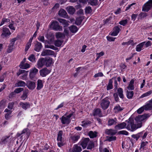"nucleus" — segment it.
I'll return each instance as SVG.
<instances>
[{
  "mask_svg": "<svg viewBox=\"0 0 152 152\" xmlns=\"http://www.w3.org/2000/svg\"><path fill=\"white\" fill-rule=\"evenodd\" d=\"M129 121H130L129 119ZM142 126L141 123L135 124L133 121H129L127 122L126 128L128 130L131 132H133L136 130L137 129L140 128Z\"/></svg>",
  "mask_w": 152,
  "mask_h": 152,
  "instance_id": "obj_1",
  "label": "nucleus"
},
{
  "mask_svg": "<svg viewBox=\"0 0 152 152\" xmlns=\"http://www.w3.org/2000/svg\"><path fill=\"white\" fill-rule=\"evenodd\" d=\"M110 100V98L108 97L102 99L100 102L101 107L104 110L107 109L109 105Z\"/></svg>",
  "mask_w": 152,
  "mask_h": 152,
  "instance_id": "obj_2",
  "label": "nucleus"
},
{
  "mask_svg": "<svg viewBox=\"0 0 152 152\" xmlns=\"http://www.w3.org/2000/svg\"><path fill=\"white\" fill-rule=\"evenodd\" d=\"M50 27L56 31H61L62 30V27L59 25L58 23L56 21H53L50 25Z\"/></svg>",
  "mask_w": 152,
  "mask_h": 152,
  "instance_id": "obj_3",
  "label": "nucleus"
},
{
  "mask_svg": "<svg viewBox=\"0 0 152 152\" xmlns=\"http://www.w3.org/2000/svg\"><path fill=\"white\" fill-rule=\"evenodd\" d=\"M152 7V0H149L144 5L142 8L143 11L148 12Z\"/></svg>",
  "mask_w": 152,
  "mask_h": 152,
  "instance_id": "obj_4",
  "label": "nucleus"
},
{
  "mask_svg": "<svg viewBox=\"0 0 152 152\" xmlns=\"http://www.w3.org/2000/svg\"><path fill=\"white\" fill-rule=\"evenodd\" d=\"M147 115H139L135 118V120L137 124L141 123V125H142V122L147 119Z\"/></svg>",
  "mask_w": 152,
  "mask_h": 152,
  "instance_id": "obj_5",
  "label": "nucleus"
},
{
  "mask_svg": "<svg viewBox=\"0 0 152 152\" xmlns=\"http://www.w3.org/2000/svg\"><path fill=\"white\" fill-rule=\"evenodd\" d=\"M122 28V26L120 25L115 26L113 29V31L112 32L111 35L113 36H115L117 35L121 31Z\"/></svg>",
  "mask_w": 152,
  "mask_h": 152,
  "instance_id": "obj_6",
  "label": "nucleus"
},
{
  "mask_svg": "<svg viewBox=\"0 0 152 152\" xmlns=\"http://www.w3.org/2000/svg\"><path fill=\"white\" fill-rule=\"evenodd\" d=\"M1 36H4V37H7L9 36L11 34L8 28L4 27L2 28Z\"/></svg>",
  "mask_w": 152,
  "mask_h": 152,
  "instance_id": "obj_7",
  "label": "nucleus"
},
{
  "mask_svg": "<svg viewBox=\"0 0 152 152\" xmlns=\"http://www.w3.org/2000/svg\"><path fill=\"white\" fill-rule=\"evenodd\" d=\"M50 72V71L47 68H45L39 71L40 75L42 77L46 76Z\"/></svg>",
  "mask_w": 152,
  "mask_h": 152,
  "instance_id": "obj_8",
  "label": "nucleus"
},
{
  "mask_svg": "<svg viewBox=\"0 0 152 152\" xmlns=\"http://www.w3.org/2000/svg\"><path fill=\"white\" fill-rule=\"evenodd\" d=\"M26 86L28 89L30 90H33L36 87L35 83L31 81H28L27 82Z\"/></svg>",
  "mask_w": 152,
  "mask_h": 152,
  "instance_id": "obj_9",
  "label": "nucleus"
},
{
  "mask_svg": "<svg viewBox=\"0 0 152 152\" xmlns=\"http://www.w3.org/2000/svg\"><path fill=\"white\" fill-rule=\"evenodd\" d=\"M90 139L89 138H85L83 139L81 142L80 145H81L83 149L85 148L87 145Z\"/></svg>",
  "mask_w": 152,
  "mask_h": 152,
  "instance_id": "obj_10",
  "label": "nucleus"
},
{
  "mask_svg": "<svg viewBox=\"0 0 152 152\" xmlns=\"http://www.w3.org/2000/svg\"><path fill=\"white\" fill-rule=\"evenodd\" d=\"M45 64V59L44 58H40L37 63V67L39 69L42 68Z\"/></svg>",
  "mask_w": 152,
  "mask_h": 152,
  "instance_id": "obj_11",
  "label": "nucleus"
},
{
  "mask_svg": "<svg viewBox=\"0 0 152 152\" xmlns=\"http://www.w3.org/2000/svg\"><path fill=\"white\" fill-rule=\"evenodd\" d=\"M54 54V52L53 51L50 50H46L42 52L41 55L43 56H45L53 55Z\"/></svg>",
  "mask_w": 152,
  "mask_h": 152,
  "instance_id": "obj_12",
  "label": "nucleus"
},
{
  "mask_svg": "<svg viewBox=\"0 0 152 152\" xmlns=\"http://www.w3.org/2000/svg\"><path fill=\"white\" fill-rule=\"evenodd\" d=\"M38 72V70L35 68H34L31 70L29 74V77L31 79L33 78L35 76Z\"/></svg>",
  "mask_w": 152,
  "mask_h": 152,
  "instance_id": "obj_13",
  "label": "nucleus"
},
{
  "mask_svg": "<svg viewBox=\"0 0 152 152\" xmlns=\"http://www.w3.org/2000/svg\"><path fill=\"white\" fill-rule=\"evenodd\" d=\"M127 124L125 122H122L118 124L115 126V128L116 129H121L126 128Z\"/></svg>",
  "mask_w": 152,
  "mask_h": 152,
  "instance_id": "obj_14",
  "label": "nucleus"
},
{
  "mask_svg": "<svg viewBox=\"0 0 152 152\" xmlns=\"http://www.w3.org/2000/svg\"><path fill=\"white\" fill-rule=\"evenodd\" d=\"M93 115L94 116H98L99 117L102 116V114L100 108L95 109L93 113Z\"/></svg>",
  "mask_w": 152,
  "mask_h": 152,
  "instance_id": "obj_15",
  "label": "nucleus"
},
{
  "mask_svg": "<svg viewBox=\"0 0 152 152\" xmlns=\"http://www.w3.org/2000/svg\"><path fill=\"white\" fill-rule=\"evenodd\" d=\"M60 119L63 124H69L70 121V119H69L67 117L64 116H63Z\"/></svg>",
  "mask_w": 152,
  "mask_h": 152,
  "instance_id": "obj_16",
  "label": "nucleus"
},
{
  "mask_svg": "<svg viewBox=\"0 0 152 152\" xmlns=\"http://www.w3.org/2000/svg\"><path fill=\"white\" fill-rule=\"evenodd\" d=\"M19 104L21 106V107L25 110L27 109V108H29L30 106V104L28 102L24 103L23 102H20Z\"/></svg>",
  "mask_w": 152,
  "mask_h": 152,
  "instance_id": "obj_17",
  "label": "nucleus"
},
{
  "mask_svg": "<svg viewBox=\"0 0 152 152\" xmlns=\"http://www.w3.org/2000/svg\"><path fill=\"white\" fill-rule=\"evenodd\" d=\"M45 64L47 67L50 66L52 64V59L50 58H45Z\"/></svg>",
  "mask_w": 152,
  "mask_h": 152,
  "instance_id": "obj_18",
  "label": "nucleus"
},
{
  "mask_svg": "<svg viewBox=\"0 0 152 152\" xmlns=\"http://www.w3.org/2000/svg\"><path fill=\"white\" fill-rule=\"evenodd\" d=\"M58 14L60 16L63 18H66L67 15L66 11L63 9H61L59 11Z\"/></svg>",
  "mask_w": 152,
  "mask_h": 152,
  "instance_id": "obj_19",
  "label": "nucleus"
},
{
  "mask_svg": "<svg viewBox=\"0 0 152 152\" xmlns=\"http://www.w3.org/2000/svg\"><path fill=\"white\" fill-rule=\"evenodd\" d=\"M113 79H116V77H113L112 79L109 80L108 84L107 87V90H110L113 88V85L112 84L113 82L112 80Z\"/></svg>",
  "mask_w": 152,
  "mask_h": 152,
  "instance_id": "obj_20",
  "label": "nucleus"
},
{
  "mask_svg": "<svg viewBox=\"0 0 152 152\" xmlns=\"http://www.w3.org/2000/svg\"><path fill=\"white\" fill-rule=\"evenodd\" d=\"M42 47V45L41 43L40 42H37V43L35 45L34 50L37 52H39Z\"/></svg>",
  "mask_w": 152,
  "mask_h": 152,
  "instance_id": "obj_21",
  "label": "nucleus"
},
{
  "mask_svg": "<svg viewBox=\"0 0 152 152\" xmlns=\"http://www.w3.org/2000/svg\"><path fill=\"white\" fill-rule=\"evenodd\" d=\"M144 107L146 110H152V99L149 101V103L144 106Z\"/></svg>",
  "mask_w": 152,
  "mask_h": 152,
  "instance_id": "obj_22",
  "label": "nucleus"
},
{
  "mask_svg": "<svg viewBox=\"0 0 152 152\" xmlns=\"http://www.w3.org/2000/svg\"><path fill=\"white\" fill-rule=\"evenodd\" d=\"M105 133L107 134L113 135L116 133V132L115 130L112 129H107L105 130Z\"/></svg>",
  "mask_w": 152,
  "mask_h": 152,
  "instance_id": "obj_23",
  "label": "nucleus"
},
{
  "mask_svg": "<svg viewBox=\"0 0 152 152\" xmlns=\"http://www.w3.org/2000/svg\"><path fill=\"white\" fill-rule=\"evenodd\" d=\"M66 10L69 13L73 14L75 11V9L72 6H69L66 7Z\"/></svg>",
  "mask_w": 152,
  "mask_h": 152,
  "instance_id": "obj_24",
  "label": "nucleus"
},
{
  "mask_svg": "<svg viewBox=\"0 0 152 152\" xmlns=\"http://www.w3.org/2000/svg\"><path fill=\"white\" fill-rule=\"evenodd\" d=\"M82 151L81 147L77 145H74L72 151L73 152H80Z\"/></svg>",
  "mask_w": 152,
  "mask_h": 152,
  "instance_id": "obj_25",
  "label": "nucleus"
},
{
  "mask_svg": "<svg viewBox=\"0 0 152 152\" xmlns=\"http://www.w3.org/2000/svg\"><path fill=\"white\" fill-rule=\"evenodd\" d=\"M43 86L42 81L41 80L39 79L37 81V89L38 90H39L43 87Z\"/></svg>",
  "mask_w": 152,
  "mask_h": 152,
  "instance_id": "obj_26",
  "label": "nucleus"
},
{
  "mask_svg": "<svg viewBox=\"0 0 152 152\" xmlns=\"http://www.w3.org/2000/svg\"><path fill=\"white\" fill-rule=\"evenodd\" d=\"M58 20L60 23L64 25V26H67L69 25V22L65 19L61 18H58Z\"/></svg>",
  "mask_w": 152,
  "mask_h": 152,
  "instance_id": "obj_27",
  "label": "nucleus"
},
{
  "mask_svg": "<svg viewBox=\"0 0 152 152\" xmlns=\"http://www.w3.org/2000/svg\"><path fill=\"white\" fill-rule=\"evenodd\" d=\"M15 85L16 87H24L26 85V84L23 81L20 80L18 83H16Z\"/></svg>",
  "mask_w": 152,
  "mask_h": 152,
  "instance_id": "obj_28",
  "label": "nucleus"
},
{
  "mask_svg": "<svg viewBox=\"0 0 152 152\" xmlns=\"http://www.w3.org/2000/svg\"><path fill=\"white\" fill-rule=\"evenodd\" d=\"M145 42H142L139 45H137L136 48V50L137 51H140L141 50L142 48L144 45H145Z\"/></svg>",
  "mask_w": 152,
  "mask_h": 152,
  "instance_id": "obj_29",
  "label": "nucleus"
},
{
  "mask_svg": "<svg viewBox=\"0 0 152 152\" xmlns=\"http://www.w3.org/2000/svg\"><path fill=\"white\" fill-rule=\"evenodd\" d=\"M83 19V16H80L77 18L75 22V24L77 25H80Z\"/></svg>",
  "mask_w": 152,
  "mask_h": 152,
  "instance_id": "obj_30",
  "label": "nucleus"
},
{
  "mask_svg": "<svg viewBox=\"0 0 152 152\" xmlns=\"http://www.w3.org/2000/svg\"><path fill=\"white\" fill-rule=\"evenodd\" d=\"M88 3L91 5L94 6L98 5V0H87Z\"/></svg>",
  "mask_w": 152,
  "mask_h": 152,
  "instance_id": "obj_31",
  "label": "nucleus"
},
{
  "mask_svg": "<svg viewBox=\"0 0 152 152\" xmlns=\"http://www.w3.org/2000/svg\"><path fill=\"white\" fill-rule=\"evenodd\" d=\"M118 94L119 97L122 99L124 98V96L123 94V89L121 88H119L118 89Z\"/></svg>",
  "mask_w": 152,
  "mask_h": 152,
  "instance_id": "obj_32",
  "label": "nucleus"
},
{
  "mask_svg": "<svg viewBox=\"0 0 152 152\" xmlns=\"http://www.w3.org/2000/svg\"><path fill=\"white\" fill-rule=\"evenodd\" d=\"M80 138V136L79 135H74L70 137V138L73 142H75L77 141Z\"/></svg>",
  "mask_w": 152,
  "mask_h": 152,
  "instance_id": "obj_33",
  "label": "nucleus"
},
{
  "mask_svg": "<svg viewBox=\"0 0 152 152\" xmlns=\"http://www.w3.org/2000/svg\"><path fill=\"white\" fill-rule=\"evenodd\" d=\"M97 132H96L90 131L88 133L89 136L91 138H93L97 137Z\"/></svg>",
  "mask_w": 152,
  "mask_h": 152,
  "instance_id": "obj_34",
  "label": "nucleus"
},
{
  "mask_svg": "<svg viewBox=\"0 0 152 152\" xmlns=\"http://www.w3.org/2000/svg\"><path fill=\"white\" fill-rule=\"evenodd\" d=\"M134 84V80H132L129 84V86L127 87V88L129 90H133L134 89V87L133 85Z\"/></svg>",
  "mask_w": 152,
  "mask_h": 152,
  "instance_id": "obj_35",
  "label": "nucleus"
},
{
  "mask_svg": "<svg viewBox=\"0 0 152 152\" xmlns=\"http://www.w3.org/2000/svg\"><path fill=\"white\" fill-rule=\"evenodd\" d=\"M63 134V132L62 131H59L58 135L57 140L58 141L61 142H62V135Z\"/></svg>",
  "mask_w": 152,
  "mask_h": 152,
  "instance_id": "obj_36",
  "label": "nucleus"
},
{
  "mask_svg": "<svg viewBox=\"0 0 152 152\" xmlns=\"http://www.w3.org/2000/svg\"><path fill=\"white\" fill-rule=\"evenodd\" d=\"M69 29L70 31L73 33L76 32L78 30L77 27L75 26H72L70 27Z\"/></svg>",
  "mask_w": 152,
  "mask_h": 152,
  "instance_id": "obj_37",
  "label": "nucleus"
},
{
  "mask_svg": "<svg viewBox=\"0 0 152 152\" xmlns=\"http://www.w3.org/2000/svg\"><path fill=\"white\" fill-rule=\"evenodd\" d=\"M134 92L133 91H127V97L129 99H132L134 95Z\"/></svg>",
  "mask_w": 152,
  "mask_h": 152,
  "instance_id": "obj_38",
  "label": "nucleus"
},
{
  "mask_svg": "<svg viewBox=\"0 0 152 152\" xmlns=\"http://www.w3.org/2000/svg\"><path fill=\"white\" fill-rule=\"evenodd\" d=\"M123 109V108L121 107L119 105L116 106L114 109L115 112V113H118V112L121 111Z\"/></svg>",
  "mask_w": 152,
  "mask_h": 152,
  "instance_id": "obj_39",
  "label": "nucleus"
},
{
  "mask_svg": "<svg viewBox=\"0 0 152 152\" xmlns=\"http://www.w3.org/2000/svg\"><path fill=\"white\" fill-rule=\"evenodd\" d=\"M19 66L21 69H26L30 67V65L28 63H24L22 65H20Z\"/></svg>",
  "mask_w": 152,
  "mask_h": 152,
  "instance_id": "obj_40",
  "label": "nucleus"
},
{
  "mask_svg": "<svg viewBox=\"0 0 152 152\" xmlns=\"http://www.w3.org/2000/svg\"><path fill=\"white\" fill-rule=\"evenodd\" d=\"M47 37L48 40L52 41L54 38V36L53 34L49 33L47 34Z\"/></svg>",
  "mask_w": 152,
  "mask_h": 152,
  "instance_id": "obj_41",
  "label": "nucleus"
},
{
  "mask_svg": "<svg viewBox=\"0 0 152 152\" xmlns=\"http://www.w3.org/2000/svg\"><path fill=\"white\" fill-rule=\"evenodd\" d=\"M63 41L60 40H56L54 42V45L57 47H59L61 46L63 42Z\"/></svg>",
  "mask_w": 152,
  "mask_h": 152,
  "instance_id": "obj_42",
  "label": "nucleus"
},
{
  "mask_svg": "<svg viewBox=\"0 0 152 152\" xmlns=\"http://www.w3.org/2000/svg\"><path fill=\"white\" fill-rule=\"evenodd\" d=\"M56 37L57 38H61L65 37L64 34L60 32H57L56 33Z\"/></svg>",
  "mask_w": 152,
  "mask_h": 152,
  "instance_id": "obj_43",
  "label": "nucleus"
},
{
  "mask_svg": "<svg viewBox=\"0 0 152 152\" xmlns=\"http://www.w3.org/2000/svg\"><path fill=\"white\" fill-rule=\"evenodd\" d=\"M94 147V145L93 141H90L87 147L88 149H91Z\"/></svg>",
  "mask_w": 152,
  "mask_h": 152,
  "instance_id": "obj_44",
  "label": "nucleus"
},
{
  "mask_svg": "<svg viewBox=\"0 0 152 152\" xmlns=\"http://www.w3.org/2000/svg\"><path fill=\"white\" fill-rule=\"evenodd\" d=\"M28 59L31 61L34 62L35 61V58L33 54L31 55L28 57Z\"/></svg>",
  "mask_w": 152,
  "mask_h": 152,
  "instance_id": "obj_45",
  "label": "nucleus"
},
{
  "mask_svg": "<svg viewBox=\"0 0 152 152\" xmlns=\"http://www.w3.org/2000/svg\"><path fill=\"white\" fill-rule=\"evenodd\" d=\"M6 101L2 100L0 102V109H3L5 106Z\"/></svg>",
  "mask_w": 152,
  "mask_h": 152,
  "instance_id": "obj_46",
  "label": "nucleus"
},
{
  "mask_svg": "<svg viewBox=\"0 0 152 152\" xmlns=\"http://www.w3.org/2000/svg\"><path fill=\"white\" fill-rule=\"evenodd\" d=\"M14 45H12L11 44H10L8 46V48L7 49V52L8 53H11L12 50L13 48Z\"/></svg>",
  "mask_w": 152,
  "mask_h": 152,
  "instance_id": "obj_47",
  "label": "nucleus"
},
{
  "mask_svg": "<svg viewBox=\"0 0 152 152\" xmlns=\"http://www.w3.org/2000/svg\"><path fill=\"white\" fill-rule=\"evenodd\" d=\"M23 88H16L14 92H12V94H13L14 93H15L17 94L23 91Z\"/></svg>",
  "mask_w": 152,
  "mask_h": 152,
  "instance_id": "obj_48",
  "label": "nucleus"
},
{
  "mask_svg": "<svg viewBox=\"0 0 152 152\" xmlns=\"http://www.w3.org/2000/svg\"><path fill=\"white\" fill-rule=\"evenodd\" d=\"M152 93V91L151 90L148 91L146 93L144 94H142L141 96V98H143L145 97V96H148L149 95H150Z\"/></svg>",
  "mask_w": 152,
  "mask_h": 152,
  "instance_id": "obj_49",
  "label": "nucleus"
},
{
  "mask_svg": "<svg viewBox=\"0 0 152 152\" xmlns=\"http://www.w3.org/2000/svg\"><path fill=\"white\" fill-rule=\"evenodd\" d=\"M28 92L25 91L24 92L22 95L20 97L23 100H25L27 97Z\"/></svg>",
  "mask_w": 152,
  "mask_h": 152,
  "instance_id": "obj_50",
  "label": "nucleus"
},
{
  "mask_svg": "<svg viewBox=\"0 0 152 152\" xmlns=\"http://www.w3.org/2000/svg\"><path fill=\"white\" fill-rule=\"evenodd\" d=\"M115 122V121L113 119H109L108 121V125H112L114 124Z\"/></svg>",
  "mask_w": 152,
  "mask_h": 152,
  "instance_id": "obj_51",
  "label": "nucleus"
},
{
  "mask_svg": "<svg viewBox=\"0 0 152 152\" xmlns=\"http://www.w3.org/2000/svg\"><path fill=\"white\" fill-rule=\"evenodd\" d=\"M148 16L147 14L146 13L141 12L139 15V17L141 18H143Z\"/></svg>",
  "mask_w": 152,
  "mask_h": 152,
  "instance_id": "obj_52",
  "label": "nucleus"
},
{
  "mask_svg": "<svg viewBox=\"0 0 152 152\" xmlns=\"http://www.w3.org/2000/svg\"><path fill=\"white\" fill-rule=\"evenodd\" d=\"M118 134H122L127 135L128 134V132L125 130L121 131L118 132Z\"/></svg>",
  "mask_w": 152,
  "mask_h": 152,
  "instance_id": "obj_53",
  "label": "nucleus"
},
{
  "mask_svg": "<svg viewBox=\"0 0 152 152\" xmlns=\"http://www.w3.org/2000/svg\"><path fill=\"white\" fill-rule=\"evenodd\" d=\"M144 110H145V108L144 106H142L137 110V113L139 114H141L143 111Z\"/></svg>",
  "mask_w": 152,
  "mask_h": 152,
  "instance_id": "obj_54",
  "label": "nucleus"
},
{
  "mask_svg": "<svg viewBox=\"0 0 152 152\" xmlns=\"http://www.w3.org/2000/svg\"><path fill=\"white\" fill-rule=\"evenodd\" d=\"M127 20L126 19L122 20L119 22V23L120 25H123V26H125L127 23Z\"/></svg>",
  "mask_w": 152,
  "mask_h": 152,
  "instance_id": "obj_55",
  "label": "nucleus"
},
{
  "mask_svg": "<svg viewBox=\"0 0 152 152\" xmlns=\"http://www.w3.org/2000/svg\"><path fill=\"white\" fill-rule=\"evenodd\" d=\"M133 42V41L132 40H129L128 42H123L122 43L123 45H129L130 44L132 43Z\"/></svg>",
  "mask_w": 152,
  "mask_h": 152,
  "instance_id": "obj_56",
  "label": "nucleus"
},
{
  "mask_svg": "<svg viewBox=\"0 0 152 152\" xmlns=\"http://www.w3.org/2000/svg\"><path fill=\"white\" fill-rule=\"evenodd\" d=\"M91 11L92 9L91 7H88L86 8L85 10L86 13H89L91 12Z\"/></svg>",
  "mask_w": 152,
  "mask_h": 152,
  "instance_id": "obj_57",
  "label": "nucleus"
},
{
  "mask_svg": "<svg viewBox=\"0 0 152 152\" xmlns=\"http://www.w3.org/2000/svg\"><path fill=\"white\" fill-rule=\"evenodd\" d=\"M116 137L115 136H112L110 137L107 139L108 141L110 142L116 140Z\"/></svg>",
  "mask_w": 152,
  "mask_h": 152,
  "instance_id": "obj_58",
  "label": "nucleus"
},
{
  "mask_svg": "<svg viewBox=\"0 0 152 152\" xmlns=\"http://www.w3.org/2000/svg\"><path fill=\"white\" fill-rule=\"evenodd\" d=\"M118 93H115L113 94V96L115 101L116 102L118 101L119 98L118 96Z\"/></svg>",
  "mask_w": 152,
  "mask_h": 152,
  "instance_id": "obj_59",
  "label": "nucleus"
},
{
  "mask_svg": "<svg viewBox=\"0 0 152 152\" xmlns=\"http://www.w3.org/2000/svg\"><path fill=\"white\" fill-rule=\"evenodd\" d=\"M137 16V14H132L131 16V18L132 20H133V21H134L135 20Z\"/></svg>",
  "mask_w": 152,
  "mask_h": 152,
  "instance_id": "obj_60",
  "label": "nucleus"
},
{
  "mask_svg": "<svg viewBox=\"0 0 152 152\" xmlns=\"http://www.w3.org/2000/svg\"><path fill=\"white\" fill-rule=\"evenodd\" d=\"M103 75L102 72H99L97 74H95L94 76L95 77H102Z\"/></svg>",
  "mask_w": 152,
  "mask_h": 152,
  "instance_id": "obj_61",
  "label": "nucleus"
},
{
  "mask_svg": "<svg viewBox=\"0 0 152 152\" xmlns=\"http://www.w3.org/2000/svg\"><path fill=\"white\" fill-rule=\"evenodd\" d=\"M107 40L109 41H114L115 39V38L111 37H107Z\"/></svg>",
  "mask_w": 152,
  "mask_h": 152,
  "instance_id": "obj_62",
  "label": "nucleus"
},
{
  "mask_svg": "<svg viewBox=\"0 0 152 152\" xmlns=\"http://www.w3.org/2000/svg\"><path fill=\"white\" fill-rule=\"evenodd\" d=\"M10 137V136L7 137H3L2 140V142L4 143H5L6 142H7V139Z\"/></svg>",
  "mask_w": 152,
  "mask_h": 152,
  "instance_id": "obj_63",
  "label": "nucleus"
},
{
  "mask_svg": "<svg viewBox=\"0 0 152 152\" xmlns=\"http://www.w3.org/2000/svg\"><path fill=\"white\" fill-rule=\"evenodd\" d=\"M38 39L39 41L42 42H44L45 41L44 37L43 36H39L38 38Z\"/></svg>",
  "mask_w": 152,
  "mask_h": 152,
  "instance_id": "obj_64",
  "label": "nucleus"
}]
</instances>
